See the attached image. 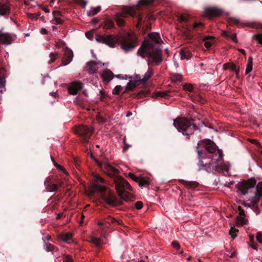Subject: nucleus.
<instances>
[{"label":"nucleus","mask_w":262,"mask_h":262,"mask_svg":"<svg viewBox=\"0 0 262 262\" xmlns=\"http://www.w3.org/2000/svg\"><path fill=\"white\" fill-rule=\"evenodd\" d=\"M91 157L95 160L98 165L105 173L110 177L115 176L114 178V182L118 195L125 201H129L130 197L131 196V194L126 192V191H133V188L125 180H124L122 177L117 176L119 173L118 169L113 167L108 163L100 162L95 159L92 155H91Z\"/></svg>","instance_id":"nucleus-1"},{"label":"nucleus","mask_w":262,"mask_h":262,"mask_svg":"<svg viewBox=\"0 0 262 262\" xmlns=\"http://www.w3.org/2000/svg\"><path fill=\"white\" fill-rule=\"evenodd\" d=\"M256 181L250 179L240 183L238 190L243 195H250L247 200L243 203L246 207H253L259 200L260 192L257 188H255Z\"/></svg>","instance_id":"nucleus-2"},{"label":"nucleus","mask_w":262,"mask_h":262,"mask_svg":"<svg viewBox=\"0 0 262 262\" xmlns=\"http://www.w3.org/2000/svg\"><path fill=\"white\" fill-rule=\"evenodd\" d=\"M137 54L142 58L148 56L149 62L153 65H159L162 60L161 51L157 48H153L152 45L147 42L142 43L138 50Z\"/></svg>","instance_id":"nucleus-3"},{"label":"nucleus","mask_w":262,"mask_h":262,"mask_svg":"<svg viewBox=\"0 0 262 262\" xmlns=\"http://www.w3.org/2000/svg\"><path fill=\"white\" fill-rule=\"evenodd\" d=\"M173 125L179 132L184 135H190L193 133L196 126L191 121L185 118H179L173 120Z\"/></svg>","instance_id":"nucleus-4"},{"label":"nucleus","mask_w":262,"mask_h":262,"mask_svg":"<svg viewBox=\"0 0 262 262\" xmlns=\"http://www.w3.org/2000/svg\"><path fill=\"white\" fill-rule=\"evenodd\" d=\"M137 46V37L133 32L126 33L121 41V48L126 52L132 50Z\"/></svg>","instance_id":"nucleus-5"},{"label":"nucleus","mask_w":262,"mask_h":262,"mask_svg":"<svg viewBox=\"0 0 262 262\" xmlns=\"http://www.w3.org/2000/svg\"><path fill=\"white\" fill-rule=\"evenodd\" d=\"M106 189V186L104 183L103 179L100 177L96 176L92 187L89 190H86L85 193L88 196H91L97 191L102 192L105 191Z\"/></svg>","instance_id":"nucleus-6"},{"label":"nucleus","mask_w":262,"mask_h":262,"mask_svg":"<svg viewBox=\"0 0 262 262\" xmlns=\"http://www.w3.org/2000/svg\"><path fill=\"white\" fill-rule=\"evenodd\" d=\"M93 130V128H89L86 125H82L77 128L76 133L83 137L84 142H88V138L92 135Z\"/></svg>","instance_id":"nucleus-7"},{"label":"nucleus","mask_w":262,"mask_h":262,"mask_svg":"<svg viewBox=\"0 0 262 262\" xmlns=\"http://www.w3.org/2000/svg\"><path fill=\"white\" fill-rule=\"evenodd\" d=\"M223 13L221 9L216 7L206 8L204 11V15L209 18L213 17H217L221 15Z\"/></svg>","instance_id":"nucleus-8"},{"label":"nucleus","mask_w":262,"mask_h":262,"mask_svg":"<svg viewBox=\"0 0 262 262\" xmlns=\"http://www.w3.org/2000/svg\"><path fill=\"white\" fill-rule=\"evenodd\" d=\"M101 197L103 200L110 205L114 206L117 204V198L115 194L111 191L102 194Z\"/></svg>","instance_id":"nucleus-9"},{"label":"nucleus","mask_w":262,"mask_h":262,"mask_svg":"<svg viewBox=\"0 0 262 262\" xmlns=\"http://www.w3.org/2000/svg\"><path fill=\"white\" fill-rule=\"evenodd\" d=\"M160 41L161 38L158 33H151L148 35V36L146 37V38L144 41L143 43H144L145 42H147V43H149V45H152L153 48H156L155 44L157 43H160Z\"/></svg>","instance_id":"nucleus-10"},{"label":"nucleus","mask_w":262,"mask_h":262,"mask_svg":"<svg viewBox=\"0 0 262 262\" xmlns=\"http://www.w3.org/2000/svg\"><path fill=\"white\" fill-rule=\"evenodd\" d=\"M97 40L98 41L105 43L112 48L114 47L117 41L116 38L111 35L99 37L97 39Z\"/></svg>","instance_id":"nucleus-11"},{"label":"nucleus","mask_w":262,"mask_h":262,"mask_svg":"<svg viewBox=\"0 0 262 262\" xmlns=\"http://www.w3.org/2000/svg\"><path fill=\"white\" fill-rule=\"evenodd\" d=\"M13 39V37L10 34L0 31L1 43L6 45H10L12 43Z\"/></svg>","instance_id":"nucleus-12"},{"label":"nucleus","mask_w":262,"mask_h":262,"mask_svg":"<svg viewBox=\"0 0 262 262\" xmlns=\"http://www.w3.org/2000/svg\"><path fill=\"white\" fill-rule=\"evenodd\" d=\"M73 57V53L72 51L68 48H66L62 57V64L64 66L68 64L72 61Z\"/></svg>","instance_id":"nucleus-13"},{"label":"nucleus","mask_w":262,"mask_h":262,"mask_svg":"<svg viewBox=\"0 0 262 262\" xmlns=\"http://www.w3.org/2000/svg\"><path fill=\"white\" fill-rule=\"evenodd\" d=\"M82 88V83L79 81L73 82L69 88V92L72 95H76Z\"/></svg>","instance_id":"nucleus-14"},{"label":"nucleus","mask_w":262,"mask_h":262,"mask_svg":"<svg viewBox=\"0 0 262 262\" xmlns=\"http://www.w3.org/2000/svg\"><path fill=\"white\" fill-rule=\"evenodd\" d=\"M45 184L46 186L47 191L49 192H52L56 191L57 190V186L53 183L50 178H47Z\"/></svg>","instance_id":"nucleus-15"},{"label":"nucleus","mask_w":262,"mask_h":262,"mask_svg":"<svg viewBox=\"0 0 262 262\" xmlns=\"http://www.w3.org/2000/svg\"><path fill=\"white\" fill-rule=\"evenodd\" d=\"M101 77L105 84L108 83L113 78V73L110 70H106L101 74Z\"/></svg>","instance_id":"nucleus-16"},{"label":"nucleus","mask_w":262,"mask_h":262,"mask_svg":"<svg viewBox=\"0 0 262 262\" xmlns=\"http://www.w3.org/2000/svg\"><path fill=\"white\" fill-rule=\"evenodd\" d=\"M58 238L66 243H71L73 242L72 234L70 232H64L58 236Z\"/></svg>","instance_id":"nucleus-17"},{"label":"nucleus","mask_w":262,"mask_h":262,"mask_svg":"<svg viewBox=\"0 0 262 262\" xmlns=\"http://www.w3.org/2000/svg\"><path fill=\"white\" fill-rule=\"evenodd\" d=\"M222 35L227 39H230L235 42H237V35L235 33H233L227 31H222Z\"/></svg>","instance_id":"nucleus-18"},{"label":"nucleus","mask_w":262,"mask_h":262,"mask_svg":"<svg viewBox=\"0 0 262 262\" xmlns=\"http://www.w3.org/2000/svg\"><path fill=\"white\" fill-rule=\"evenodd\" d=\"M136 12L133 9H128L122 12L118 13L116 14V16L119 17H127L130 15L132 17H134L136 15Z\"/></svg>","instance_id":"nucleus-19"},{"label":"nucleus","mask_w":262,"mask_h":262,"mask_svg":"<svg viewBox=\"0 0 262 262\" xmlns=\"http://www.w3.org/2000/svg\"><path fill=\"white\" fill-rule=\"evenodd\" d=\"M141 82L140 77L136 76L133 80H130L127 83L126 87L127 90H132L138 85Z\"/></svg>","instance_id":"nucleus-20"},{"label":"nucleus","mask_w":262,"mask_h":262,"mask_svg":"<svg viewBox=\"0 0 262 262\" xmlns=\"http://www.w3.org/2000/svg\"><path fill=\"white\" fill-rule=\"evenodd\" d=\"M203 143L205 145L206 149L210 153H214L215 150L214 145L210 140H204Z\"/></svg>","instance_id":"nucleus-21"},{"label":"nucleus","mask_w":262,"mask_h":262,"mask_svg":"<svg viewBox=\"0 0 262 262\" xmlns=\"http://www.w3.org/2000/svg\"><path fill=\"white\" fill-rule=\"evenodd\" d=\"M98 69V63L95 62H90L86 66V70L90 74H94Z\"/></svg>","instance_id":"nucleus-22"},{"label":"nucleus","mask_w":262,"mask_h":262,"mask_svg":"<svg viewBox=\"0 0 262 262\" xmlns=\"http://www.w3.org/2000/svg\"><path fill=\"white\" fill-rule=\"evenodd\" d=\"M153 75V71L151 70H148L144 74L142 78H140V81L142 83L145 84L150 79Z\"/></svg>","instance_id":"nucleus-23"},{"label":"nucleus","mask_w":262,"mask_h":262,"mask_svg":"<svg viewBox=\"0 0 262 262\" xmlns=\"http://www.w3.org/2000/svg\"><path fill=\"white\" fill-rule=\"evenodd\" d=\"M10 11L9 6L6 4H0V15H7Z\"/></svg>","instance_id":"nucleus-24"},{"label":"nucleus","mask_w":262,"mask_h":262,"mask_svg":"<svg viewBox=\"0 0 262 262\" xmlns=\"http://www.w3.org/2000/svg\"><path fill=\"white\" fill-rule=\"evenodd\" d=\"M53 19H52V23L55 24H60L62 23V20L60 19V14L59 12L54 11L53 12Z\"/></svg>","instance_id":"nucleus-25"},{"label":"nucleus","mask_w":262,"mask_h":262,"mask_svg":"<svg viewBox=\"0 0 262 262\" xmlns=\"http://www.w3.org/2000/svg\"><path fill=\"white\" fill-rule=\"evenodd\" d=\"M224 68L226 70L231 69L232 70H235L236 75H238L239 72V68H236L235 65L232 63L224 64Z\"/></svg>","instance_id":"nucleus-26"},{"label":"nucleus","mask_w":262,"mask_h":262,"mask_svg":"<svg viewBox=\"0 0 262 262\" xmlns=\"http://www.w3.org/2000/svg\"><path fill=\"white\" fill-rule=\"evenodd\" d=\"M150 181L148 177H141L139 181V185L140 186H147L149 184Z\"/></svg>","instance_id":"nucleus-27"},{"label":"nucleus","mask_w":262,"mask_h":262,"mask_svg":"<svg viewBox=\"0 0 262 262\" xmlns=\"http://www.w3.org/2000/svg\"><path fill=\"white\" fill-rule=\"evenodd\" d=\"M252 67H253V62H252V57H249L248 61H247V67L246 69V74H247L251 72L252 70Z\"/></svg>","instance_id":"nucleus-28"},{"label":"nucleus","mask_w":262,"mask_h":262,"mask_svg":"<svg viewBox=\"0 0 262 262\" xmlns=\"http://www.w3.org/2000/svg\"><path fill=\"white\" fill-rule=\"evenodd\" d=\"M185 186L189 188H195L198 186V183L195 181H183Z\"/></svg>","instance_id":"nucleus-29"},{"label":"nucleus","mask_w":262,"mask_h":262,"mask_svg":"<svg viewBox=\"0 0 262 262\" xmlns=\"http://www.w3.org/2000/svg\"><path fill=\"white\" fill-rule=\"evenodd\" d=\"M90 242L96 246H99L102 244V241L100 238H97L94 235L91 236Z\"/></svg>","instance_id":"nucleus-30"},{"label":"nucleus","mask_w":262,"mask_h":262,"mask_svg":"<svg viewBox=\"0 0 262 262\" xmlns=\"http://www.w3.org/2000/svg\"><path fill=\"white\" fill-rule=\"evenodd\" d=\"M181 58L189 59L190 57V52L187 50H181L180 51Z\"/></svg>","instance_id":"nucleus-31"},{"label":"nucleus","mask_w":262,"mask_h":262,"mask_svg":"<svg viewBox=\"0 0 262 262\" xmlns=\"http://www.w3.org/2000/svg\"><path fill=\"white\" fill-rule=\"evenodd\" d=\"M154 0H139L137 7L147 6L151 4Z\"/></svg>","instance_id":"nucleus-32"},{"label":"nucleus","mask_w":262,"mask_h":262,"mask_svg":"<svg viewBox=\"0 0 262 262\" xmlns=\"http://www.w3.org/2000/svg\"><path fill=\"white\" fill-rule=\"evenodd\" d=\"M245 215H238L236 217L237 224L243 225L246 223V220L245 218Z\"/></svg>","instance_id":"nucleus-33"},{"label":"nucleus","mask_w":262,"mask_h":262,"mask_svg":"<svg viewBox=\"0 0 262 262\" xmlns=\"http://www.w3.org/2000/svg\"><path fill=\"white\" fill-rule=\"evenodd\" d=\"M101 10V7L100 6H98L95 8H92L90 11L89 12V15H94L98 13Z\"/></svg>","instance_id":"nucleus-34"},{"label":"nucleus","mask_w":262,"mask_h":262,"mask_svg":"<svg viewBox=\"0 0 262 262\" xmlns=\"http://www.w3.org/2000/svg\"><path fill=\"white\" fill-rule=\"evenodd\" d=\"M6 84L5 77L0 74V89H4Z\"/></svg>","instance_id":"nucleus-35"},{"label":"nucleus","mask_w":262,"mask_h":262,"mask_svg":"<svg viewBox=\"0 0 262 262\" xmlns=\"http://www.w3.org/2000/svg\"><path fill=\"white\" fill-rule=\"evenodd\" d=\"M238 231V230L237 229H235L234 227H231L229 231V234L233 239H234L236 237V233Z\"/></svg>","instance_id":"nucleus-36"},{"label":"nucleus","mask_w":262,"mask_h":262,"mask_svg":"<svg viewBox=\"0 0 262 262\" xmlns=\"http://www.w3.org/2000/svg\"><path fill=\"white\" fill-rule=\"evenodd\" d=\"M128 176L130 179H132L133 181H134L135 182H137L138 183H139V180H140V178L137 177L135 174H134V173H131V172H129L128 174Z\"/></svg>","instance_id":"nucleus-37"},{"label":"nucleus","mask_w":262,"mask_h":262,"mask_svg":"<svg viewBox=\"0 0 262 262\" xmlns=\"http://www.w3.org/2000/svg\"><path fill=\"white\" fill-rule=\"evenodd\" d=\"M253 37L259 43L262 45V34L254 35Z\"/></svg>","instance_id":"nucleus-38"},{"label":"nucleus","mask_w":262,"mask_h":262,"mask_svg":"<svg viewBox=\"0 0 262 262\" xmlns=\"http://www.w3.org/2000/svg\"><path fill=\"white\" fill-rule=\"evenodd\" d=\"M115 20H116V21L118 26H119L120 27L123 26V25L124 24V21L123 19H122L121 18H120L119 17L116 16Z\"/></svg>","instance_id":"nucleus-39"},{"label":"nucleus","mask_w":262,"mask_h":262,"mask_svg":"<svg viewBox=\"0 0 262 262\" xmlns=\"http://www.w3.org/2000/svg\"><path fill=\"white\" fill-rule=\"evenodd\" d=\"M183 88L184 90L188 91H192L193 89V86L191 84L188 83L184 85Z\"/></svg>","instance_id":"nucleus-40"},{"label":"nucleus","mask_w":262,"mask_h":262,"mask_svg":"<svg viewBox=\"0 0 262 262\" xmlns=\"http://www.w3.org/2000/svg\"><path fill=\"white\" fill-rule=\"evenodd\" d=\"M58 54L57 53H52L50 54V62H52L54 61L57 58Z\"/></svg>","instance_id":"nucleus-41"},{"label":"nucleus","mask_w":262,"mask_h":262,"mask_svg":"<svg viewBox=\"0 0 262 262\" xmlns=\"http://www.w3.org/2000/svg\"><path fill=\"white\" fill-rule=\"evenodd\" d=\"M143 204L141 201H138L135 203V207L137 209H140L143 207Z\"/></svg>","instance_id":"nucleus-42"},{"label":"nucleus","mask_w":262,"mask_h":262,"mask_svg":"<svg viewBox=\"0 0 262 262\" xmlns=\"http://www.w3.org/2000/svg\"><path fill=\"white\" fill-rule=\"evenodd\" d=\"M121 89V86L117 85L113 90V93L115 94H118L120 93Z\"/></svg>","instance_id":"nucleus-43"},{"label":"nucleus","mask_w":262,"mask_h":262,"mask_svg":"<svg viewBox=\"0 0 262 262\" xmlns=\"http://www.w3.org/2000/svg\"><path fill=\"white\" fill-rule=\"evenodd\" d=\"M166 94L163 92H158L155 94L156 97H165Z\"/></svg>","instance_id":"nucleus-44"},{"label":"nucleus","mask_w":262,"mask_h":262,"mask_svg":"<svg viewBox=\"0 0 262 262\" xmlns=\"http://www.w3.org/2000/svg\"><path fill=\"white\" fill-rule=\"evenodd\" d=\"M172 247L177 249H179L180 248V245L177 241H173L171 243Z\"/></svg>","instance_id":"nucleus-45"},{"label":"nucleus","mask_w":262,"mask_h":262,"mask_svg":"<svg viewBox=\"0 0 262 262\" xmlns=\"http://www.w3.org/2000/svg\"><path fill=\"white\" fill-rule=\"evenodd\" d=\"M55 166L59 170L62 171L63 172L66 173V169L62 167V166L58 164L57 163H55Z\"/></svg>","instance_id":"nucleus-46"},{"label":"nucleus","mask_w":262,"mask_h":262,"mask_svg":"<svg viewBox=\"0 0 262 262\" xmlns=\"http://www.w3.org/2000/svg\"><path fill=\"white\" fill-rule=\"evenodd\" d=\"M205 41V43H204L205 47L207 49L210 48L212 45V42H211L210 41H208V40H206V41Z\"/></svg>","instance_id":"nucleus-47"},{"label":"nucleus","mask_w":262,"mask_h":262,"mask_svg":"<svg viewBox=\"0 0 262 262\" xmlns=\"http://www.w3.org/2000/svg\"><path fill=\"white\" fill-rule=\"evenodd\" d=\"M179 19L180 22L187 21H188V17L187 16L182 15L179 17Z\"/></svg>","instance_id":"nucleus-48"},{"label":"nucleus","mask_w":262,"mask_h":262,"mask_svg":"<svg viewBox=\"0 0 262 262\" xmlns=\"http://www.w3.org/2000/svg\"><path fill=\"white\" fill-rule=\"evenodd\" d=\"M256 239L259 243L262 244V234L260 233H258L256 235Z\"/></svg>","instance_id":"nucleus-49"},{"label":"nucleus","mask_w":262,"mask_h":262,"mask_svg":"<svg viewBox=\"0 0 262 262\" xmlns=\"http://www.w3.org/2000/svg\"><path fill=\"white\" fill-rule=\"evenodd\" d=\"M237 209L239 211L238 215H245L244 210L242 209L241 206L237 207Z\"/></svg>","instance_id":"nucleus-50"},{"label":"nucleus","mask_w":262,"mask_h":262,"mask_svg":"<svg viewBox=\"0 0 262 262\" xmlns=\"http://www.w3.org/2000/svg\"><path fill=\"white\" fill-rule=\"evenodd\" d=\"M54 249V246L52 245H47L46 247V250L47 251H52Z\"/></svg>","instance_id":"nucleus-51"},{"label":"nucleus","mask_w":262,"mask_h":262,"mask_svg":"<svg viewBox=\"0 0 262 262\" xmlns=\"http://www.w3.org/2000/svg\"><path fill=\"white\" fill-rule=\"evenodd\" d=\"M250 245H251V247L254 250H257V247L252 242V241H253V239H254V237L253 236H251L250 237Z\"/></svg>","instance_id":"nucleus-52"},{"label":"nucleus","mask_w":262,"mask_h":262,"mask_svg":"<svg viewBox=\"0 0 262 262\" xmlns=\"http://www.w3.org/2000/svg\"><path fill=\"white\" fill-rule=\"evenodd\" d=\"M64 262H73V260L70 256L67 255L64 258Z\"/></svg>","instance_id":"nucleus-53"},{"label":"nucleus","mask_w":262,"mask_h":262,"mask_svg":"<svg viewBox=\"0 0 262 262\" xmlns=\"http://www.w3.org/2000/svg\"><path fill=\"white\" fill-rule=\"evenodd\" d=\"M107 222L110 224H114L116 222V220L110 217V221H107Z\"/></svg>","instance_id":"nucleus-54"},{"label":"nucleus","mask_w":262,"mask_h":262,"mask_svg":"<svg viewBox=\"0 0 262 262\" xmlns=\"http://www.w3.org/2000/svg\"><path fill=\"white\" fill-rule=\"evenodd\" d=\"M40 32L42 34H46L48 33L47 30L45 28H41Z\"/></svg>","instance_id":"nucleus-55"},{"label":"nucleus","mask_w":262,"mask_h":262,"mask_svg":"<svg viewBox=\"0 0 262 262\" xmlns=\"http://www.w3.org/2000/svg\"><path fill=\"white\" fill-rule=\"evenodd\" d=\"M210 39H213V37L212 36H208L204 38L203 39V40L206 41V40H209Z\"/></svg>","instance_id":"nucleus-56"},{"label":"nucleus","mask_w":262,"mask_h":262,"mask_svg":"<svg viewBox=\"0 0 262 262\" xmlns=\"http://www.w3.org/2000/svg\"><path fill=\"white\" fill-rule=\"evenodd\" d=\"M246 26H247V27H250V28H253L254 27V25L251 24V23H247L245 25Z\"/></svg>","instance_id":"nucleus-57"},{"label":"nucleus","mask_w":262,"mask_h":262,"mask_svg":"<svg viewBox=\"0 0 262 262\" xmlns=\"http://www.w3.org/2000/svg\"><path fill=\"white\" fill-rule=\"evenodd\" d=\"M238 51H239L241 53H242L243 54H244V55H246V53H245V51L244 49H239L238 50Z\"/></svg>","instance_id":"nucleus-58"},{"label":"nucleus","mask_w":262,"mask_h":262,"mask_svg":"<svg viewBox=\"0 0 262 262\" xmlns=\"http://www.w3.org/2000/svg\"><path fill=\"white\" fill-rule=\"evenodd\" d=\"M201 25H202V23H195V24H194V26H193V27H194V28H196V27H198V26H201Z\"/></svg>","instance_id":"nucleus-59"},{"label":"nucleus","mask_w":262,"mask_h":262,"mask_svg":"<svg viewBox=\"0 0 262 262\" xmlns=\"http://www.w3.org/2000/svg\"><path fill=\"white\" fill-rule=\"evenodd\" d=\"M222 156L220 155V157H219V159L217 160V162H219V161H222ZM216 164H217V166H219V163H217Z\"/></svg>","instance_id":"nucleus-60"},{"label":"nucleus","mask_w":262,"mask_h":262,"mask_svg":"<svg viewBox=\"0 0 262 262\" xmlns=\"http://www.w3.org/2000/svg\"><path fill=\"white\" fill-rule=\"evenodd\" d=\"M29 16H30V17L31 18H32V19H35V18H36V17H35V16H34V14H29Z\"/></svg>","instance_id":"nucleus-61"},{"label":"nucleus","mask_w":262,"mask_h":262,"mask_svg":"<svg viewBox=\"0 0 262 262\" xmlns=\"http://www.w3.org/2000/svg\"><path fill=\"white\" fill-rule=\"evenodd\" d=\"M132 115V113L130 112H128L126 114V116L127 117H128Z\"/></svg>","instance_id":"nucleus-62"},{"label":"nucleus","mask_w":262,"mask_h":262,"mask_svg":"<svg viewBox=\"0 0 262 262\" xmlns=\"http://www.w3.org/2000/svg\"><path fill=\"white\" fill-rule=\"evenodd\" d=\"M118 224L121 225L122 223V221L121 220H116V222Z\"/></svg>","instance_id":"nucleus-63"},{"label":"nucleus","mask_w":262,"mask_h":262,"mask_svg":"<svg viewBox=\"0 0 262 262\" xmlns=\"http://www.w3.org/2000/svg\"><path fill=\"white\" fill-rule=\"evenodd\" d=\"M142 21V19L140 18V17H139V21H138V23L137 24V27L139 25L140 23Z\"/></svg>","instance_id":"nucleus-64"}]
</instances>
